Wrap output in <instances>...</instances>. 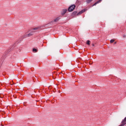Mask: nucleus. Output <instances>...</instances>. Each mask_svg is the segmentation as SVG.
<instances>
[{"label": "nucleus", "instance_id": "0eeeda50", "mask_svg": "<svg viewBox=\"0 0 126 126\" xmlns=\"http://www.w3.org/2000/svg\"><path fill=\"white\" fill-rule=\"evenodd\" d=\"M92 0H86V2H87V3H90V2L92 1Z\"/></svg>", "mask_w": 126, "mask_h": 126}, {"label": "nucleus", "instance_id": "9d476101", "mask_svg": "<svg viewBox=\"0 0 126 126\" xmlns=\"http://www.w3.org/2000/svg\"><path fill=\"white\" fill-rule=\"evenodd\" d=\"M77 13V12L76 11H74L73 13H72V14L73 15H75V14H76Z\"/></svg>", "mask_w": 126, "mask_h": 126}, {"label": "nucleus", "instance_id": "f8f14e48", "mask_svg": "<svg viewBox=\"0 0 126 126\" xmlns=\"http://www.w3.org/2000/svg\"><path fill=\"white\" fill-rule=\"evenodd\" d=\"M114 42H115V40L114 39H111L110 40V43H114Z\"/></svg>", "mask_w": 126, "mask_h": 126}, {"label": "nucleus", "instance_id": "4468645a", "mask_svg": "<svg viewBox=\"0 0 126 126\" xmlns=\"http://www.w3.org/2000/svg\"><path fill=\"white\" fill-rule=\"evenodd\" d=\"M92 46L93 47H94V46H95V45H94V44H92Z\"/></svg>", "mask_w": 126, "mask_h": 126}, {"label": "nucleus", "instance_id": "f257e3e1", "mask_svg": "<svg viewBox=\"0 0 126 126\" xmlns=\"http://www.w3.org/2000/svg\"><path fill=\"white\" fill-rule=\"evenodd\" d=\"M75 4H73L71 6H70L68 7V10L69 12H71V11H73V10H74V9L75 8Z\"/></svg>", "mask_w": 126, "mask_h": 126}, {"label": "nucleus", "instance_id": "423d86ee", "mask_svg": "<svg viewBox=\"0 0 126 126\" xmlns=\"http://www.w3.org/2000/svg\"><path fill=\"white\" fill-rule=\"evenodd\" d=\"M102 1V0H99L98 1H96L94 4L93 5V6H94V5H96L97 3H99V2H101Z\"/></svg>", "mask_w": 126, "mask_h": 126}, {"label": "nucleus", "instance_id": "f03ea898", "mask_svg": "<svg viewBox=\"0 0 126 126\" xmlns=\"http://www.w3.org/2000/svg\"><path fill=\"white\" fill-rule=\"evenodd\" d=\"M66 11H67V9H63L61 11L62 15H64V14H65V13H66Z\"/></svg>", "mask_w": 126, "mask_h": 126}, {"label": "nucleus", "instance_id": "7ed1b4c3", "mask_svg": "<svg viewBox=\"0 0 126 126\" xmlns=\"http://www.w3.org/2000/svg\"><path fill=\"white\" fill-rule=\"evenodd\" d=\"M60 19H61V17H58L57 18H56V19H55L54 20L52 21L50 23H52L53 22H58V21H59V20H60Z\"/></svg>", "mask_w": 126, "mask_h": 126}, {"label": "nucleus", "instance_id": "1a4fd4ad", "mask_svg": "<svg viewBox=\"0 0 126 126\" xmlns=\"http://www.w3.org/2000/svg\"><path fill=\"white\" fill-rule=\"evenodd\" d=\"M87 45H90V40H87Z\"/></svg>", "mask_w": 126, "mask_h": 126}, {"label": "nucleus", "instance_id": "2eb2a0df", "mask_svg": "<svg viewBox=\"0 0 126 126\" xmlns=\"http://www.w3.org/2000/svg\"><path fill=\"white\" fill-rule=\"evenodd\" d=\"M114 44H117V42H115Z\"/></svg>", "mask_w": 126, "mask_h": 126}, {"label": "nucleus", "instance_id": "9b49d317", "mask_svg": "<svg viewBox=\"0 0 126 126\" xmlns=\"http://www.w3.org/2000/svg\"><path fill=\"white\" fill-rule=\"evenodd\" d=\"M32 51L33 52H35V53H37V49H36V48H33Z\"/></svg>", "mask_w": 126, "mask_h": 126}, {"label": "nucleus", "instance_id": "39448f33", "mask_svg": "<svg viewBox=\"0 0 126 126\" xmlns=\"http://www.w3.org/2000/svg\"><path fill=\"white\" fill-rule=\"evenodd\" d=\"M84 11H85V9H83L81 11H80V12H79L77 13V15H79L80 14H82V13H83V12H84Z\"/></svg>", "mask_w": 126, "mask_h": 126}, {"label": "nucleus", "instance_id": "20e7f679", "mask_svg": "<svg viewBox=\"0 0 126 126\" xmlns=\"http://www.w3.org/2000/svg\"><path fill=\"white\" fill-rule=\"evenodd\" d=\"M32 35H33L32 33H29V34H27L24 36V38H27L28 37H31V36H32Z\"/></svg>", "mask_w": 126, "mask_h": 126}, {"label": "nucleus", "instance_id": "ddd939ff", "mask_svg": "<svg viewBox=\"0 0 126 126\" xmlns=\"http://www.w3.org/2000/svg\"><path fill=\"white\" fill-rule=\"evenodd\" d=\"M123 37H124V38H126V35L124 34V35H123Z\"/></svg>", "mask_w": 126, "mask_h": 126}, {"label": "nucleus", "instance_id": "6e6552de", "mask_svg": "<svg viewBox=\"0 0 126 126\" xmlns=\"http://www.w3.org/2000/svg\"><path fill=\"white\" fill-rule=\"evenodd\" d=\"M40 27H38L34 28L33 30H38V29H40Z\"/></svg>", "mask_w": 126, "mask_h": 126}]
</instances>
